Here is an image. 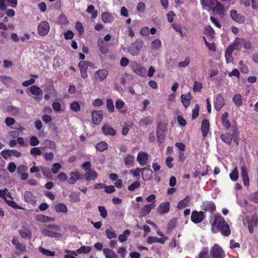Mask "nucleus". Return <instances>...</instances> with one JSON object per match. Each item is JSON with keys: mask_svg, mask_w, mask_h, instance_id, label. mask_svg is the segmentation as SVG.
Masks as SVG:
<instances>
[{"mask_svg": "<svg viewBox=\"0 0 258 258\" xmlns=\"http://www.w3.org/2000/svg\"><path fill=\"white\" fill-rule=\"evenodd\" d=\"M211 225V230L214 233L220 232L223 236L225 237L229 236L231 234L229 225L220 214H216L214 215V220Z\"/></svg>", "mask_w": 258, "mask_h": 258, "instance_id": "1", "label": "nucleus"}, {"mask_svg": "<svg viewBox=\"0 0 258 258\" xmlns=\"http://www.w3.org/2000/svg\"><path fill=\"white\" fill-rule=\"evenodd\" d=\"M241 40L244 41V39H240L239 38H236L234 41L233 43L230 45L227 48L225 55L228 62H230L232 59V53L233 51L240 50L241 48Z\"/></svg>", "mask_w": 258, "mask_h": 258, "instance_id": "2", "label": "nucleus"}, {"mask_svg": "<svg viewBox=\"0 0 258 258\" xmlns=\"http://www.w3.org/2000/svg\"><path fill=\"white\" fill-rule=\"evenodd\" d=\"M144 41L141 39H137L134 42L132 43L128 48V52L132 55L136 56L139 54L141 50Z\"/></svg>", "mask_w": 258, "mask_h": 258, "instance_id": "3", "label": "nucleus"}, {"mask_svg": "<svg viewBox=\"0 0 258 258\" xmlns=\"http://www.w3.org/2000/svg\"><path fill=\"white\" fill-rule=\"evenodd\" d=\"M232 134H230L228 133L221 134L220 136L221 140L225 144L230 145L234 138L239 135V132L236 126H232Z\"/></svg>", "mask_w": 258, "mask_h": 258, "instance_id": "4", "label": "nucleus"}, {"mask_svg": "<svg viewBox=\"0 0 258 258\" xmlns=\"http://www.w3.org/2000/svg\"><path fill=\"white\" fill-rule=\"evenodd\" d=\"M206 217V215L203 211H198L194 210L191 212L190 219L195 224H199L201 223Z\"/></svg>", "mask_w": 258, "mask_h": 258, "instance_id": "5", "label": "nucleus"}, {"mask_svg": "<svg viewBox=\"0 0 258 258\" xmlns=\"http://www.w3.org/2000/svg\"><path fill=\"white\" fill-rule=\"evenodd\" d=\"M210 254L212 258H224V251L219 244L215 243L211 248Z\"/></svg>", "mask_w": 258, "mask_h": 258, "instance_id": "6", "label": "nucleus"}, {"mask_svg": "<svg viewBox=\"0 0 258 258\" xmlns=\"http://www.w3.org/2000/svg\"><path fill=\"white\" fill-rule=\"evenodd\" d=\"M131 68L132 70L137 75L143 77L146 76L147 69L141 64L135 63L132 64Z\"/></svg>", "mask_w": 258, "mask_h": 258, "instance_id": "7", "label": "nucleus"}, {"mask_svg": "<svg viewBox=\"0 0 258 258\" xmlns=\"http://www.w3.org/2000/svg\"><path fill=\"white\" fill-rule=\"evenodd\" d=\"M38 33L42 36H44L46 35L50 30V26L47 21H42L38 26Z\"/></svg>", "mask_w": 258, "mask_h": 258, "instance_id": "8", "label": "nucleus"}, {"mask_svg": "<svg viewBox=\"0 0 258 258\" xmlns=\"http://www.w3.org/2000/svg\"><path fill=\"white\" fill-rule=\"evenodd\" d=\"M202 210L213 213L216 209V207L212 201H204L201 206Z\"/></svg>", "mask_w": 258, "mask_h": 258, "instance_id": "9", "label": "nucleus"}, {"mask_svg": "<svg viewBox=\"0 0 258 258\" xmlns=\"http://www.w3.org/2000/svg\"><path fill=\"white\" fill-rule=\"evenodd\" d=\"M248 229L250 233L254 232V228L258 226V217L256 214H253L251 218L247 221Z\"/></svg>", "mask_w": 258, "mask_h": 258, "instance_id": "10", "label": "nucleus"}, {"mask_svg": "<svg viewBox=\"0 0 258 258\" xmlns=\"http://www.w3.org/2000/svg\"><path fill=\"white\" fill-rule=\"evenodd\" d=\"M225 105V100L221 94H219L214 100V108L217 111H220Z\"/></svg>", "mask_w": 258, "mask_h": 258, "instance_id": "11", "label": "nucleus"}, {"mask_svg": "<svg viewBox=\"0 0 258 258\" xmlns=\"http://www.w3.org/2000/svg\"><path fill=\"white\" fill-rule=\"evenodd\" d=\"M89 64H90L89 61L85 60H82L80 61L78 64L81 77L83 79H86L88 77L87 71L88 68V65H89Z\"/></svg>", "mask_w": 258, "mask_h": 258, "instance_id": "12", "label": "nucleus"}, {"mask_svg": "<svg viewBox=\"0 0 258 258\" xmlns=\"http://www.w3.org/2000/svg\"><path fill=\"white\" fill-rule=\"evenodd\" d=\"M230 16L232 19L236 23L242 24L245 21V17L240 14H238L235 10H231L230 12Z\"/></svg>", "mask_w": 258, "mask_h": 258, "instance_id": "13", "label": "nucleus"}, {"mask_svg": "<svg viewBox=\"0 0 258 258\" xmlns=\"http://www.w3.org/2000/svg\"><path fill=\"white\" fill-rule=\"evenodd\" d=\"M215 6H213L210 8L212 11L220 16H223L224 14V7L223 5L218 0L215 1Z\"/></svg>", "mask_w": 258, "mask_h": 258, "instance_id": "14", "label": "nucleus"}, {"mask_svg": "<svg viewBox=\"0 0 258 258\" xmlns=\"http://www.w3.org/2000/svg\"><path fill=\"white\" fill-rule=\"evenodd\" d=\"M170 209V204L169 202H163L159 205L157 209V213L159 215H163L168 213Z\"/></svg>", "mask_w": 258, "mask_h": 258, "instance_id": "15", "label": "nucleus"}, {"mask_svg": "<svg viewBox=\"0 0 258 258\" xmlns=\"http://www.w3.org/2000/svg\"><path fill=\"white\" fill-rule=\"evenodd\" d=\"M156 206V205L155 202L145 205L141 210L140 217H144L147 216L150 213L152 209H154Z\"/></svg>", "mask_w": 258, "mask_h": 258, "instance_id": "16", "label": "nucleus"}, {"mask_svg": "<svg viewBox=\"0 0 258 258\" xmlns=\"http://www.w3.org/2000/svg\"><path fill=\"white\" fill-rule=\"evenodd\" d=\"M137 160L140 165L144 166L148 161V154L145 152H139L137 157Z\"/></svg>", "mask_w": 258, "mask_h": 258, "instance_id": "17", "label": "nucleus"}, {"mask_svg": "<svg viewBox=\"0 0 258 258\" xmlns=\"http://www.w3.org/2000/svg\"><path fill=\"white\" fill-rule=\"evenodd\" d=\"M92 120L95 124H99L103 117V112L101 110H95L92 112Z\"/></svg>", "mask_w": 258, "mask_h": 258, "instance_id": "18", "label": "nucleus"}, {"mask_svg": "<svg viewBox=\"0 0 258 258\" xmlns=\"http://www.w3.org/2000/svg\"><path fill=\"white\" fill-rule=\"evenodd\" d=\"M241 176L243 180L244 185L248 186L249 185V179L248 174V169L245 166L241 167Z\"/></svg>", "mask_w": 258, "mask_h": 258, "instance_id": "19", "label": "nucleus"}, {"mask_svg": "<svg viewBox=\"0 0 258 258\" xmlns=\"http://www.w3.org/2000/svg\"><path fill=\"white\" fill-rule=\"evenodd\" d=\"M98 173L91 169L88 170L84 174V177L87 181L94 180L98 177Z\"/></svg>", "mask_w": 258, "mask_h": 258, "instance_id": "20", "label": "nucleus"}, {"mask_svg": "<svg viewBox=\"0 0 258 258\" xmlns=\"http://www.w3.org/2000/svg\"><path fill=\"white\" fill-rule=\"evenodd\" d=\"M210 130V123L208 119H204L201 124V130L204 137H207Z\"/></svg>", "mask_w": 258, "mask_h": 258, "instance_id": "21", "label": "nucleus"}, {"mask_svg": "<svg viewBox=\"0 0 258 258\" xmlns=\"http://www.w3.org/2000/svg\"><path fill=\"white\" fill-rule=\"evenodd\" d=\"M103 133L106 136H114L116 135V131L107 124H104L102 127Z\"/></svg>", "mask_w": 258, "mask_h": 258, "instance_id": "22", "label": "nucleus"}, {"mask_svg": "<svg viewBox=\"0 0 258 258\" xmlns=\"http://www.w3.org/2000/svg\"><path fill=\"white\" fill-rule=\"evenodd\" d=\"M192 97L191 95L190 92L186 94H182L181 96V100L185 108H187L190 102V100L192 99Z\"/></svg>", "mask_w": 258, "mask_h": 258, "instance_id": "23", "label": "nucleus"}, {"mask_svg": "<svg viewBox=\"0 0 258 258\" xmlns=\"http://www.w3.org/2000/svg\"><path fill=\"white\" fill-rule=\"evenodd\" d=\"M35 220L37 221L42 223H48L54 221L55 219L54 218L49 217L47 216L40 214L37 215L35 217Z\"/></svg>", "mask_w": 258, "mask_h": 258, "instance_id": "24", "label": "nucleus"}, {"mask_svg": "<svg viewBox=\"0 0 258 258\" xmlns=\"http://www.w3.org/2000/svg\"><path fill=\"white\" fill-rule=\"evenodd\" d=\"M108 74V71L105 69L99 70L95 73L96 79L100 81H103L106 78Z\"/></svg>", "mask_w": 258, "mask_h": 258, "instance_id": "25", "label": "nucleus"}, {"mask_svg": "<svg viewBox=\"0 0 258 258\" xmlns=\"http://www.w3.org/2000/svg\"><path fill=\"white\" fill-rule=\"evenodd\" d=\"M98 45L99 50L103 54H106L109 51V46L107 43L104 42L103 40H99Z\"/></svg>", "mask_w": 258, "mask_h": 258, "instance_id": "26", "label": "nucleus"}, {"mask_svg": "<svg viewBox=\"0 0 258 258\" xmlns=\"http://www.w3.org/2000/svg\"><path fill=\"white\" fill-rule=\"evenodd\" d=\"M190 200H191L190 197H189L188 196H186L184 199H183L181 201H180L178 202L177 206V208L178 209H182L185 208L186 207H187L190 201Z\"/></svg>", "mask_w": 258, "mask_h": 258, "instance_id": "27", "label": "nucleus"}, {"mask_svg": "<svg viewBox=\"0 0 258 258\" xmlns=\"http://www.w3.org/2000/svg\"><path fill=\"white\" fill-rule=\"evenodd\" d=\"M24 197L25 201L27 203L33 204L35 203V197L31 191H25Z\"/></svg>", "mask_w": 258, "mask_h": 258, "instance_id": "28", "label": "nucleus"}, {"mask_svg": "<svg viewBox=\"0 0 258 258\" xmlns=\"http://www.w3.org/2000/svg\"><path fill=\"white\" fill-rule=\"evenodd\" d=\"M101 19L105 23H111L113 21L114 18L109 13L103 12L101 14Z\"/></svg>", "mask_w": 258, "mask_h": 258, "instance_id": "29", "label": "nucleus"}, {"mask_svg": "<svg viewBox=\"0 0 258 258\" xmlns=\"http://www.w3.org/2000/svg\"><path fill=\"white\" fill-rule=\"evenodd\" d=\"M19 233L23 238H28L31 236V231L25 226H23L20 230Z\"/></svg>", "mask_w": 258, "mask_h": 258, "instance_id": "30", "label": "nucleus"}, {"mask_svg": "<svg viewBox=\"0 0 258 258\" xmlns=\"http://www.w3.org/2000/svg\"><path fill=\"white\" fill-rule=\"evenodd\" d=\"M124 164L127 167H132L135 162V156L131 154H128L124 158Z\"/></svg>", "mask_w": 258, "mask_h": 258, "instance_id": "31", "label": "nucleus"}, {"mask_svg": "<svg viewBox=\"0 0 258 258\" xmlns=\"http://www.w3.org/2000/svg\"><path fill=\"white\" fill-rule=\"evenodd\" d=\"M54 210L57 213H67L68 211L67 206L63 203H59L55 205Z\"/></svg>", "mask_w": 258, "mask_h": 258, "instance_id": "32", "label": "nucleus"}, {"mask_svg": "<svg viewBox=\"0 0 258 258\" xmlns=\"http://www.w3.org/2000/svg\"><path fill=\"white\" fill-rule=\"evenodd\" d=\"M103 251L106 258H118L115 252L110 248H104Z\"/></svg>", "mask_w": 258, "mask_h": 258, "instance_id": "33", "label": "nucleus"}, {"mask_svg": "<svg viewBox=\"0 0 258 258\" xmlns=\"http://www.w3.org/2000/svg\"><path fill=\"white\" fill-rule=\"evenodd\" d=\"M232 101L237 107H241L242 105V100L241 94H236L234 95L232 99Z\"/></svg>", "mask_w": 258, "mask_h": 258, "instance_id": "34", "label": "nucleus"}, {"mask_svg": "<svg viewBox=\"0 0 258 258\" xmlns=\"http://www.w3.org/2000/svg\"><path fill=\"white\" fill-rule=\"evenodd\" d=\"M71 177L68 180L70 184H74L80 179V174L78 172H72L70 174Z\"/></svg>", "mask_w": 258, "mask_h": 258, "instance_id": "35", "label": "nucleus"}, {"mask_svg": "<svg viewBox=\"0 0 258 258\" xmlns=\"http://www.w3.org/2000/svg\"><path fill=\"white\" fill-rule=\"evenodd\" d=\"M12 243L15 246L17 250L24 251L25 249V246H23L19 242L18 239L16 237H14L12 241Z\"/></svg>", "mask_w": 258, "mask_h": 258, "instance_id": "36", "label": "nucleus"}, {"mask_svg": "<svg viewBox=\"0 0 258 258\" xmlns=\"http://www.w3.org/2000/svg\"><path fill=\"white\" fill-rule=\"evenodd\" d=\"M167 131V124L164 122H159L157 126L156 133L165 134Z\"/></svg>", "mask_w": 258, "mask_h": 258, "instance_id": "37", "label": "nucleus"}, {"mask_svg": "<svg viewBox=\"0 0 258 258\" xmlns=\"http://www.w3.org/2000/svg\"><path fill=\"white\" fill-rule=\"evenodd\" d=\"M80 194L78 192H72L70 195V199L73 203L79 202L81 200L80 198Z\"/></svg>", "mask_w": 258, "mask_h": 258, "instance_id": "38", "label": "nucleus"}, {"mask_svg": "<svg viewBox=\"0 0 258 258\" xmlns=\"http://www.w3.org/2000/svg\"><path fill=\"white\" fill-rule=\"evenodd\" d=\"M147 242L149 244H152L154 242L164 243V240L163 239V238H159L157 237L150 236L147 238Z\"/></svg>", "mask_w": 258, "mask_h": 258, "instance_id": "39", "label": "nucleus"}, {"mask_svg": "<svg viewBox=\"0 0 258 258\" xmlns=\"http://www.w3.org/2000/svg\"><path fill=\"white\" fill-rule=\"evenodd\" d=\"M30 91L31 93L35 96H38L42 94V90L37 85L32 86L30 88Z\"/></svg>", "mask_w": 258, "mask_h": 258, "instance_id": "40", "label": "nucleus"}, {"mask_svg": "<svg viewBox=\"0 0 258 258\" xmlns=\"http://www.w3.org/2000/svg\"><path fill=\"white\" fill-rule=\"evenodd\" d=\"M7 111L10 114L12 115H18L20 113L19 108L14 106H8Z\"/></svg>", "mask_w": 258, "mask_h": 258, "instance_id": "41", "label": "nucleus"}, {"mask_svg": "<svg viewBox=\"0 0 258 258\" xmlns=\"http://www.w3.org/2000/svg\"><path fill=\"white\" fill-rule=\"evenodd\" d=\"M209 249L207 247L202 248L199 254V258H211L209 254Z\"/></svg>", "mask_w": 258, "mask_h": 258, "instance_id": "42", "label": "nucleus"}, {"mask_svg": "<svg viewBox=\"0 0 258 258\" xmlns=\"http://www.w3.org/2000/svg\"><path fill=\"white\" fill-rule=\"evenodd\" d=\"M108 145L105 142L101 141L98 143L95 148L97 150L100 152H103L107 149Z\"/></svg>", "mask_w": 258, "mask_h": 258, "instance_id": "43", "label": "nucleus"}, {"mask_svg": "<svg viewBox=\"0 0 258 258\" xmlns=\"http://www.w3.org/2000/svg\"><path fill=\"white\" fill-rule=\"evenodd\" d=\"M131 234V231L130 230L126 229L124 231L123 233L120 234L118 236L119 241L121 242H125L127 239V235H129Z\"/></svg>", "mask_w": 258, "mask_h": 258, "instance_id": "44", "label": "nucleus"}, {"mask_svg": "<svg viewBox=\"0 0 258 258\" xmlns=\"http://www.w3.org/2000/svg\"><path fill=\"white\" fill-rule=\"evenodd\" d=\"M230 178L232 180L234 181L237 180L238 178V170L236 166L234 168L231 173L230 174Z\"/></svg>", "mask_w": 258, "mask_h": 258, "instance_id": "45", "label": "nucleus"}, {"mask_svg": "<svg viewBox=\"0 0 258 258\" xmlns=\"http://www.w3.org/2000/svg\"><path fill=\"white\" fill-rule=\"evenodd\" d=\"M71 109L74 112H79L81 110V106L77 101H74L70 104Z\"/></svg>", "mask_w": 258, "mask_h": 258, "instance_id": "46", "label": "nucleus"}, {"mask_svg": "<svg viewBox=\"0 0 258 258\" xmlns=\"http://www.w3.org/2000/svg\"><path fill=\"white\" fill-rule=\"evenodd\" d=\"M39 250L42 253L47 256H52L55 255L54 251H50L42 247H40Z\"/></svg>", "mask_w": 258, "mask_h": 258, "instance_id": "47", "label": "nucleus"}, {"mask_svg": "<svg viewBox=\"0 0 258 258\" xmlns=\"http://www.w3.org/2000/svg\"><path fill=\"white\" fill-rule=\"evenodd\" d=\"M161 46V41L159 39L153 40L151 43V47L153 49H159Z\"/></svg>", "mask_w": 258, "mask_h": 258, "instance_id": "48", "label": "nucleus"}, {"mask_svg": "<svg viewBox=\"0 0 258 258\" xmlns=\"http://www.w3.org/2000/svg\"><path fill=\"white\" fill-rule=\"evenodd\" d=\"M6 202L7 203V204L10 206V207L13 208L14 209H23V208L18 205L15 201H12V200H6Z\"/></svg>", "mask_w": 258, "mask_h": 258, "instance_id": "49", "label": "nucleus"}, {"mask_svg": "<svg viewBox=\"0 0 258 258\" xmlns=\"http://www.w3.org/2000/svg\"><path fill=\"white\" fill-rule=\"evenodd\" d=\"M91 250V248L89 246H82L77 249V251L79 253H88Z\"/></svg>", "mask_w": 258, "mask_h": 258, "instance_id": "50", "label": "nucleus"}, {"mask_svg": "<svg viewBox=\"0 0 258 258\" xmlns=\"http://www.w3.org/2000/svg\"><path fill=\"white\" fill-rule=\"evenodd\" d=\"M141 183L139 181H136L128 186L130 191H134L136 189L140 187Z\"/></svg>", "mask_w": 258, "mask_h": 258, "instance_id": "51", "label": "nucleus"}, {"mask_svg": "<svg viewBox=\"0 0 258 258\" xmlns=\"http://www.w3.org/2000/svg\"><path fill=\"white\" fill-rule=\"evenodd\" d=\"M98 209L100 216L104 219L106 218L107 216V212L105 207L99 206H98Z\"/></svg>", "mask_w": 258, "mask_h": 258, "instance_id": "52", "label": "nucleus"}, {"mask_svg": "<svg viewBox=\"0 0 258 258\" xmlns=\"http://www.w3.org/2000/svg\"><path fill=\"white\" fill-rule=\"evenodd\" d=\"M200 106L197 104L195 105V108L192 111L191 119H195L199 115Z\"/></svg>", "mask_w": 258, "mask_h": 258, "instance_id": "53", "label": "nucleus"}, {"mask_svg": "<svg viewBox=\"0 0 258 258\" xmlns=\"http://www.w3.org/2000/svg\"><path fill=\"white\" fill-rule=\"evenodd\" d=\"M146 170H150L149 168L145 167L141 169L137 168L135 170L132 169L131 171L134 177H137L140 175L141 171H145Z\"/></svg>", "mask_w": 258, "mask_h": 258, "instance_id": "54", "label": "nucleus"}, {"mask_svg": "<svg viewBox=\"0 0 258 258\" xmlns=\"http://www.w3.org/2000/svg\"><path fill=\"white\" fill-rule=\"evenodd\" d=\"M107 108L109 112H112L114 110V106L112 99H108L106 101Z\"/></svg>", "mask_w": 258, "mask_h": 258, "instance_id": "55", "label": "nucleus"}, {"mask_svg": "<svg viewBox=\"0 0 258 258\" xmlns=\"http://www.w3.org/2000/svg\"><path fill=\"white\" fill-rule=\"evenodd\" d=\"M30 154L31 155L34 156H38L42 154V152L39 147H33L30 150Z\"/></svg>", "mask_w": 258, "mask_h": 258, "instance_id": "56", "label": "nucleus"}, {"mask_svg": "<svg viewBox=\"0 0 258 258\" xmlns=\"http://www.w3.org/2000/svg\"><path fill=\"white\" fill-rule=\"evenodd\" d=\"M40 143L39 140L36 136H32L30 139L29 144L31 146L35 147Z\"/></svg>", "mask_w": 258, "mask_h": 258, "instance_id": "57", "label": "nucleus"}, {"mask_svg": "<svg viewBox=\"0 0 258 258\" xmlns=\"http://www.w3.org/2000/svg\"><path fill=\"white\" fill-rule=\"evenodd\" d=\"M105 232L107 238L109 239H111L112 238H116L117 237V234L114 230L112 231L107 229L106 230Z\"/></svg>", "mask_w": 258, "mask_h": 258, "instance_id": "58", "label": "nucleus"}, {"mask_svg": "<svg viewBox=\"0 0 258 258\" xmlns=\"http://www.w3.org/2000/svg\"><path fill=\"white\" fill-rule=\"evenodd\" d=\"M202 87L203 86L202 83L198 81H195L193 88V90L195 92H200Z\"/></svg>", "mask_w": 258, "mask_h": 258, "instance_id": "59", "label": "nucleus"}, {"mask_svg": "<svg viewBox=\"0 0 258 258\" xmlns=\"http://www.w3.org/2000/svg\"><path fill=\"white\" fill-rule=\"evenodd\" d=\"M11 150H9V149L4 150L1 152V155L2 156V157L5 159H7L8 158V157L11 156Z\"/></svg>", "mask_w": 258, "mask_h": 258, "instance_id": "60", "label": "nucleus"}, {"mask_svg": "<svg viewBox=\"0 0 258 258\" xmlns=\"http://www.w3.org/2000/svg\"><path fill=\"white\" fill-rule=\"evenodd\" d=\"M165 136V134H161V133L160 134L158 133H156V137H157V141L159 144H162L164 142Z\"/></svg>", "mask_w": 258, "mask_h": 258, "instance_id": "61", "label": "nucleus"}, {"mask_svg": "<svg viewBox=\"0 0 258 258\" xmlns=\"http://www.w3.org/2000/svg\"><path fill=\"white\" fill-rule=\"evenodd\" d=\"M28 170V167L24 165H19L17 169V172L20 175L26 172Z\"/></svg>", "mask_w": 258, "mask_h": 258, "instance_id": "62", "label": "nucleus"}, {"mask_svg": "<svg viewBox=\"0 0 258 258\" xmlns=\"http://www.w3.org/2000/svg\"><path fill=\"white\" fill-rule=\"evenodd\" d=\"M104 191L107 194H111L115 191V188L114 185H106L104 186Z\"/></svg>", "mask_w": 258, "mask_h": 258, "instance_id": "63", "label": "nucleus"}, {"mask_svg": "<svg viewBox=\"0 0 258 258\" xmlns=\"http://www.w3.org/2000/svg\"><path fill=\"white\" fill-rule=\"evenodd\" d=\"M41 171L44 176L48 178H50L51 177V173L49 168L43 167L41 168Z\"/></svg>", "mask_w": 258, "mask_h": 258, "instance_id": "64", "label": "nucleus"}]
</instances>
